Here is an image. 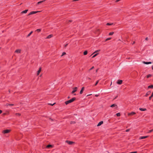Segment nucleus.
I'll use <instances>...</instances> for the list:
<instances>
[{
  "instance_id": "7ed1b4c3",
  "label": "nucleus",
  "mask_w": 153,
  "mask_h": 153,
  "mask_svg": "<svg viewBox=\"0 0 153 153\" xmlns=\"http://www.w3.org/2000/svg\"><path fill=\"white\" fill-rule=\"evenodd\" d=\"M136 114V113L134 112H132L131 113H128V116H132L134 115H135Z\"/></svg>"
},
{
  "instance_id": "f257e3e1",
  "label": "nucleus",
  "mask_w": 153,
  "mask_h": 153,
  "mask_svg": "<svg viewBox=\"0 0 153 153\" xmlns=\"http://www.w3.org/2000/svg\"><path fill=\"white\" fill-rule=\"evenodd\" d=\"M76 98L75 97H73L71 99L66 101L65 102V103L66 105H67L70 103H71L73 101H74L75 100H76Z\"/></svg>"
},
{
  "instance_id": "a211bd4d",
  "label": "nucleus",
  "mask_w": 153,
  "mask_h": 153,
  "mask_svg": "<svg viewBox=\"0 0 153 153\" xmlns=\"http://www.w3.org/2000/svg\"><path fill=\"white\" fill-rule=\"evenodd\" d=\"M14 105V104H9L7 103L6 104V105L7 106H12Z\"/></svg>"
},
{
  "instance_id": "58836bf2",
  "label": "nucleus",
  "mask_w": 153,
  "mask_h": 153,
  "mask_svg": "<svg viewBox=\"0 0 153 153\" xmlns=\"http://www.w3.org/2000/svg\"><path fill=\"white\" fill-rule=\"evenodd\" d=\"M56 103H53V104H52L51 103H48V104L49 105H50L51 106H53Z\"/></svg>"
},
{
  "instance_id": "4468645a",
  "label": "nucleus",
  "mask_w": 153,
  "mask_h": 153,
  "mask_svg": "<svg viewBox=\"0 0 153 153\" xmlns=\"http://www.w3.org/2000/svg\"><path fill=\"white\" fill-rule=\"evenodd\" d=\"M52 145L50 144L46 146V147L48 148H52Z\"/></svg>"
},
{
  "instance_id": "aec40b11",
  "label": "nucleus",
  "mask_w": 153,
  "mask_h": 153,
  "mask_svg": "<svg viewBox=\"0 0 153 153\" xmlns=\"http://www.w3.org/2000/svg\"><path fill=\"white\" fill-rule=\"evenodd\" d=\"M41 30V29H37V30H36L35 31V32H37L38 33H39V32H40Z\"/></svg>"
},
{
  "instance_id": "3c124183",
  "label": "nucleus",
  "mask_w": 153,
  "mask_h": 153,
  "mask_svg": "<svg viewBox=\"0 0 153 153\" xmlns=\"http://www.w3.org/2000/svg\"><path fill=\"white\" fill-rule=\"evenodd\" d=\"M98 69H97L96 70V72L97 73V71H98Z\"/></svg>"
},
{
  "instance_id": "f704fd0d",
  "label": "nucleus",
  "mask_w": 153,
  "mask_h": 153,
  "mask_svg": "<svg viewBox=\"0 0 153 153\" xmlns=\"http://www.w3.org/2000/svg\"><path fill=\"white\" fill-rule=\"evenodd\" d=\"M98 54V53H96L95 54H94V55H93V56L92 57V58H94V57H95L96 56H97V54Z\"/></svg>"
},
{
  "instance_id": "79ce46f5",
  "label": "nucleus",
  "mask_w": 153,
  "mask_h": 153,
  "mask_svg": "<svg viewBox=\"0 0 153 153\" xmlns=\"http://www.w3.org/2000/svg\"><path fill=\"white\" fill-rule=\"evenodd\" d=\"M153 97V96H152V95H151V96H150V97H149V100H151V98H152V97Z\"/></svg>"
},
{
  "instance_id": "6ab92c4d",
  "label": "nucleus",
  "mask_w": 153,
  "mask_h": 153,
  "mask_svg": "<svg viewBox=\"0 0 153 153\" xmlns=\"http://www.w3.org/2000/svg\"><path fill=\"white\" fill-rule=\"evenodd\" d=\"M139 109L141 111H145L146 110V109L145 108H140Z\"/></svg>"
},
{
  "instance_id": "6e6552de",
  "label": "nucleus",
  "mask_w": 153,
  "mask_h": 153,
  "mask_svg": "<svg viewBox=\"0 0 153 153\" xmlns=\"http://www.w3.org/2000/svg\"><path fill=\"white\" fill-rule=\"evenodd\" d=\"M143 62L144 64H146V65L151 64L152 63V62H147L143 61Z\"/></svg>"
},
{
  "instance_id": "c756f323",
  "label": "nucleus",
  "mask_w": 153,
  "mask_h": 153,
  "mask_svg": "<svg viewBox=\"0 0 153 153\" xmlns=\"http://www.w3.org/2000/svg\"><path fill=\"white\" fill-rule=\"evenodd\" d=\"M114 33L113 32H111L109 33V35H112L114 34Z\"/></svg>"
},
{
  "instance_id": "473e14b6",
  "label": "nucleus",
  "mask_w": 153,
  "mask_h": 153,
  "mask_svg": "<svg viewBox=\"0 0 153 153\" xmlns=\"http://www.w3.org/2000/svg\"><path fill=\"white\" fill-rule=\"evenodd\" d=\"M153 131V129H152V130H150L149 131L148 133H151V132H152Z\"/></svg>"
},
{
  "instance_id": "052dcab7",
  "label": "nucleus",
  "mask_w": 153,
  "mask_h": 153,
  "mask_svg": "<svg viewBox=\"0 0 153 153\" xmlns=\"http://www.w3.org/2000/svg\"><path fill=\"white\" fill-rule=\"evenodd\" d=\"M74 95H76V94H74Z\"/></svg>"
},
{
  "instance_id": "13d9d810",
  "label": "nucleus",
  "mask_w": 153,
  "mask_h": 153,
  "mask_svg": "<svg viewBox=\"0 0 153 153\" xmlns=\"http://www.w3.org/2000/svg\"><path fill=\"white\" fill-rule=\"evenodd\" d=\"M68 98H70V97H69V96H68Z\"/></svg>"
},
{
  "instance_id": "37998d69",
  "label": "nucleus",
  "mask_w": 153,
  "mask_h": 153,
  "mask_svg": "<svg viewBox=\"0 0 153 153\" xmlns=\"http://www.w3.org/2000/svg\"><path fill=\"white\" fill-rule=\"evenodd\" d=\"M137 152H129V153H137Z\"/></svg>"
},
{
  "instance_id": "e433bc0d",
  "label": "nucleus",
  "mask_w": 153,
  "mask_h": 153,
  "mask_svg": "<svg viewBox=\"0 0 153 153\" xmlns=\"http://www.w3.org/2000/svg\"><path fill=\"white\" fill-rule=\"evenodd\" d=\"M100 51V50H97L96 51L94 52V53H93V54L91 55H92V54H93L94 53H96V52H99V51Z\"/></svg>"
},
{
  "instance_id": "f03ea898",
  "label": "nucleus",
  "mask_w": 153,
  "mask_h": 153,
  "mask_svg": "<svg viewBox=\"0 0 153 153\" xmlns=\"http://www.w3.org/2000/svg\"><path fill=\"white\" fill-rule=\"evenodd\" d=\"M11 131V130L9 129H6L2 131V133L3 134H7L9 133Z\"/></svg>"
},
{
  "instance_id": "a878e982",
  "label": "nucleus",
  "mask_w": 153,
  "mask_h": 153,
  "mask_svg": "<svg viewBox=\"0 0 153 153\" xmlns=\"http://www.w3.org/2000/svg\"><path fill=\"white\" fill-rule=\"evenodd\" d=\"M113 24V23H108L106 24V25H112Z\"/></svg>"
},
{
  "instance_id": "864d4df0",
  "label": "nucleus",
  "mask_w": 153,
  "mask_h": 153,
  "mask_svg": "<svg viewBox=\"0 0 153 153\" xmlns=\"http://www.w3.org/2000/svg\"><path fill=\"white\" fill-rule=\"evenodd\" d=\"M135 43V42L134 41L133 43H132V45H133L134 44V43Z\"/></svg>"
},
{
  "instance_id": "393cba45",
  "label": "nucleus",
  "mask_w": 153,
  "mask_h": 153,
  "mask_svg": "<svg viewBox=\"0 0 153 153\" xmlns=\"http://www.w3.org/2000/svg\"><path fill=\"white\" fill-rule=\"evenodd\" d=\"M152 76V75L150 74H149L147 75L146 77L147 78H149V77H151Z\"/></svg>"
},
{
  "instance_id": "5fc2aeb1",
  "label": "nucleus",
  "mask_w": 153,
  "mask_h": 153,
  "mask_svg": "<svg viewBox=\"0 0 153 153\" xmlns=\"http://www.w3.org/2000/svg\"><path fill=\"white\" fill-rule=\"evenodd\" d=\"M92 94H89V95H87V96H90V95H91Z\"/></svg>"
},
{
  "instance_id": "6e6d98bb",
  "label": "nucleus",
  "mask_w": 153,
  "mask_h": 153,
  "mask_svg": "<svg viewBox=\"0 0 153 153\" xmlns=\"http://www.w3.org/2000/svg\"><path fill=\"white\" fill-rule=\"evenodd\" d=\"M152 69L153 70V65L152 67Z\"/></svg>"
},
{
  "instance_id": "f8f14e48",
  "label": "nucleus",
  "mask_w": 153,
  "mask_h": 153,
  "mask_svg": "<svg viewBox=\"0 0 153 153\" xmlns=\"http://www.w3.org/2000/svg\"><path fill=\"white\" fill-rule=\"evenodd\" d=\"M28 10H26L24 11H22L21 12V14H23V13H27V11H28Z\"/></svg>"
},
{
  "instance_id": "9d476101",
  "label": "nucleus",
  "mask_w": 153,
  "mask_h": 153,
  "mask_svg": "<svg viewBox=\"0 0 153 153\" xmlns=\"http://www.w3.org/2000/svg\"><path fill=\"white\" fill-rule=\"evenodd\" d=\"M116 107V108H117V105L115 104H113L110 106V107H112V108L113 107Z\"/></svg>"
},
{
  "instance_id": "f3484780",
  "label": "nucleus",
  "mask_w": 153,
  "mask_h": 153,
  "mask_svg": "<svg viewBox=\"0 0 153 153\" xmlns=\"http://www.w3.org/2000/svg\"><path fill=\"white\" fill-rule=\"evenodd\" d=\"M151 93V92L150 91H148L146 93V94L145 96L146 97H147L148 96V95H149L150 94V93Z\"/></svg>"
},
{
  "instance_id": "c03bdc74",
  "label": "nucleus",
  "mask_w": 153,
  "mask_h": 153,
  "mask_svg": "<svg viewBox=\"0 0 153 153\" xmlns=\"http://www.w3.org/2000/svg\"><path fill=\"white\" fill-rule=\"evenodd\" d=\"M68 45V44H66L65 45H64V47H65V48H66V47Z\"/></svg>"
},
{
  "instance_id": "603ef678",
  "label": "nucleus",
  "mask_w": 153,
  "mask_h": 153,
  "mask_svg": "<svg viewBox=\"0 0 153 153\" xmlns=\"http://www.w3.org/2000/svg\"><path fill=\"white\" fill-rule=\"evenodd\" d=\"M95 96L96 97H97L98 96V95L97 94L95 95Z\"/></svg>"
},
{
  "instance_id": "b1692460",
  "label": "nucleus",
  "mask_w": 153,
  "mask_h": 153,
  "mask_svg": "<svg viewBox=\"0 0 153 153\" xmlns=\"http://www.w3.org/2000/svg\"><path fill=\"white\" fill-rule=\"evenodd\" d=\"M88 53V52H87V51H84V52H83V54L84 55H86Z\"/></svg>"
},
{
  "instance_id": "a18cd8bd",
  "label": "nucleus",
  "mask_w": 153,
  "mask_h": 153,
  "mask_svg": "<svg viewBox=\"0 0 153 153\" xmlns=\"http://www.w3.org/2000/svg\"><path fill=\"white\" fill-rule=\"evenodd\" d=\"M148 37H146L145 39V40H148Z\"/></svg>"
},
{
  "instance_id": "39448f33",
  "label": "nucleus",
  "mask_w": 153,
  "mask_h": 153,
  "mask_svg": "<svg viewBox=\"0 0 153 153\" xmlns=\"http://www.w3.org/2000/svg\"><path fill=\"white\" fill-rule=\"evenodd\" d=\"M122 82H123V81L122 80L119 79L117 80V83L118 84L121 85L122 84Z\"/></svg>"
},
{
  "instance_id": "dca6fc26",
  "label": "nucleus",
  "mask_w": 153,
  "mask_h": 153,
  "mask_svg": "<svg viewBox=\"0 0 153 153\" xmlns=\"http://www.w3.org/2000/svg\"><path fill=\"white\" fill-rule=\"evenodd\" d=\"M45 1V0H43V1H39L37 3V5H39L40 4V3H42L43 2H44V1Z\"/></svg>"
},
{
  "instance_id": "0eeeda50",
  "label": "nucleus",
  "mask_w": 153,
  "mask_h": 153,
  "mask_svg": "<svg viewBox=\"0 0 153 153\" xmlns=\"http://www.w3.org/2000/svg\"><path fill=\"white\" fill-rule=\"evenodd\" d=\"M66 142L68 144H69V145H71L73 143H74V142H73L69 141H68V140H66Z\"/></svg>"
},
{
  "instance_id": "20e7f679",
  "label": "nucleus",
  "mask_w": 153,
  "mask_h": 153,
  "mask_svg": "<svg viewBox=\"0 0 153 153\" xmlns=\"http://www.w3.org/2000/svg\"><path fill=\"white\" fill-rule=\"evenodd\" d=\"M38 12V11H31L28 14V15L29 16V15H32V14L36 13H37Z\"/></svg>"
},
{
  "instance_id": "412c9836",
  "label": "nucleus",
  "mask_w": 153,
  "mask_h": 153,
  "mask_svg": "<svg viewBox=\"0 0 153 153\" xmlns=\"http://www.w3.org/2000/svg\"><path fill=\"white\" fill-rule=\"evenodd\" d=\"M21 50H16L15 51V52L17 53H20Z\"/></svg>"
},
{
  "instance_id": "4c0bfd02",
  "label": "nucleus",
  "mask_w": 153,
  "mask_h": 153,
  "mask_svg": "<svg viewBox=\"0 0 153 153\" xmlns=\"http://www.w3.org/2000/svg\"><path fill=\"white\" fill-rule=\"evenodd\" d=\"M66 53L65 52H63L62 53V55H61V56H62L65 54H66Z\"/></svg>"
},
{
  "instance_id": "cd10ccee",
  "label": "nucleus",
  "mask_w": 153,
  "mask_h": 153,
  "mask_svg": "<svg viewBox=\"0 0 153 153\" xmlns=\"http://www.w3.org/2000/svg\"><path fill=\"white\" fill-rule=\"evenodd\" d=\"M99 82V80H97V81H96V83L95 84V85H94V86H96V85H97V84Z\"/></svg>"
},
{
  "instance_id": "c85d7f7f",
  "label": "nucleus",
  "mask_w": 153,
  "mask_h": 153,
  "mask_svg": "<svg viewBox=\"0 0 153 153\" xmlns=\"http://www.w3.org/2000/svg\"><path fill=\"white\" fill-rule=\"evenodd\" d=\"M76 90H75L74 89V90H73V91H72L71 92V93L72 94L74 93H75V92H76Z\"/></svg>"
},
{
  "instance_id": "1a4fd4ad",
  "label": "nucleus",
  "mask_w": 153,
  "mask_h": 153,
  "mask_svg": "<svg viewBox=\"0 0 153 153\" xmlns=\"http://www.w3.org/2000/svg\"><path fill=\"white\" fill-rule=\"evenodd\" d=\"M84 87H82L81 90V91H80L79 94H82L83 92V91L84 90Z\"/></svg>"
},
{
  "instance_id": "bb28decb",
  "label": "nucleus",
  "mask_w": 153,
  "mask_h": 153,
  "mask_svg": "<svg viewBox=\"0 0 153 153\" xmlns=\"http://www.w3.org/2000/svg\"><path fill=\"white\" fill-rule=\"evenodd\" d=\"M116 115L117 117H119L120 115V113H118L116 114Z\"/></svg>"
},
{
  "instance_id": "7c9ffc66",
  "label": "nucleus",
  "mask_w": 153,
  "mask_h": 153,
  "mask_svg": "<svg viewBox=\"0 0 153 153\" xmlns=\"http://www.w3.org/2000/svg\"><path fill=\"white\" fill-rule=\"evenodd\" d=\"M94 68V66H93L92 68H91L90 69L88 70V72H90V71L91 70L93 69Z\"/></svg>"
},
{
  "instance_id": "2f4dec72",
  "label": "nucleus",
  "mask_w": 153,
  "mask_h": 153,
  "mask_svg": "<svg viewBox=\"0 0 153 153\" xmlns=\"http://www.w3.org/2000/svg\"><path fill=\"white\" fill-rule=\"evenodd\" d=\"M75 123H75V121H71L70 122V124H74Z\"/></svg>"
},
{
  "instance_id": "bf43d9fd",
  "label": "nucleus",
  "mask_w": 153,
  "mask_h": 153,
  "mask_svg": "<svg viewBox=\"0 0 153 153\" xmlns=\"http://www.w3.org/2000/svg\"><path fill=\"white\" fill-rule=\"evenodd\" d=\"M88 79H91L90 78H88Z\"/></svg>"
},
{
  "instance_id": "09e8293b",
  "label": "nucleus",
  "mask_w": 153,
  "mask_h": 153,
  "mask_svg": "<svg viewBox=\"0 0 153 153\" xmlns=\"http://www.w3.org/2000/svg\"><path fill=\"white\" fill-rule=\"evenodd\" d=\"M2 113V111L1 110H0V114Z\"/></svg>"
},
{
  "instance_id": "4be33fe9",
  "label": "nucleus",
  "mask_w": 153,
  "mask_h": 153,
  "mask_svg": "<svg viewBox=\"0 0 153 153\" xmlns=\"http://www.w3.org/2000/svg\"><path fill=\"white\" fill-rule=\"evenodd\" d=\"M33 33V31H31L29 34H28L27 35V37H29L31 35V34Z\"/></svg>"
},
{
  "instance_id": "ddd939ff",
  "label": "nucleus",
  "mask_w": 153,
  "mask_h": 153,
  "mask_svg": "<svg viewBox=\"0 0 153 153\" xmlns=\"http://www.w3.org/2000/svg\"><path fill=\"white\" fill-rule=\"evenodd\" d=\"M103 123V122L102 121H101L100 122L97 124V126H100Z\"/></svg>"
},
{
  "instance_id": "2eb2a0df",
  "label": "nucleus",
  "mask_w": 153,
  "mask_h": 153,
  "mask_svg": "<svg viewBox=\"0 0 153 153\" xmlns=\"http://www.w3.org/2000/svg\"><path fill=\"white\" fill-rule=\"evenodd\" d=\"M53 36V35L52 34L50 35L47 36V39H50Z\"/></svg>"
},
{
  "instance_id": "49530a36",
  "label": "nucleus",
  "mask_w": 153,
  "mask_h": 153,
  "mask_svg": "<svg viewBox=\"0 0 153 153\" xmlns=\"http://www.w3.org/2000/svg\"><path fill=\"white\" fill-rule=\"evenodd\" d=\"M120 0H117L116 1V2H118L119 1H120Z\"/></svg>"
},
{
  "instance_id": "423d86ee",
  "label": "nucleus",
  "mask_w": 153,
  "mask_h": 153,
  "mask_svg": "<svg viewBox=\"0 0 153 153\" xmlns=\"http://www.w3.org/2000/svg\"><path fill=\"white\" fill-rule=\"evenodd\" d=\"M149 137L148 136H141L140 137H139V139H144L147 138Z\"/></svg>"
},
{
  "instance_id": "a19ab883",
  "label": "nucleus",
  "mask_w": 153,
  "mask_h": 153,
  "mask_svg": "<svg viewBox=\"0 0 153 153\" xmlns=\"http://www.w3.org/2000/svg\"><path fill=\"white\" fill-rule=\"evenodd\" d=\"M72 22V20H68V23L69 22Z\"/></svg>"
},
{
  "instance_id": "4d7b16f0",
  "label": "nucleus",
  "mask_w": 153,
  "mask_h": 153,
  "mask_svg": "<svg viewBox=\"0 0 153 153\" xmlns=\"http://www.w3.org/2000/svg\"><path fill=\"white\" fill-rule=\"evenodd\" d=\"M152 96H153V92H152Z\"/></svg>"
},
{
  "instance_id": "9b49d317",
  "label": "nucleus",
  "mask_w": 153,
  "mask_h": 153,
  "mask_svg": "<svg viewBox=\"0 0 153 153\" xmlns=\"http://www.w3.org/2000/svg\"><path fill=\"white\" fill-rule=\"evenodd\" d=\"M41 68H40L39 70L37 72V75H38L40 73V72L41 71Z\"/></svg>"
},
{
  "instance_id": "72a5a7b5",
  "label": "nucleus",
  "mask_w": 153,
  "mask_h": 153,
  "mask_svg": "<svg viewBox=\"0 0 153 153\" xmlns=\"http://www.w3.org/2000/svg\"><path fill=\"white\" fill-rule=\"evenodd\" d=\"M16 115L17 116H20L21 114L20 113H16Z\"/></svg>"
},
{
  "instance_id": "c9c22d12",
  "label": "nucleus",
  "mask_w": 153,
  "mask_h": 153,
  "mask_svg": "<svg viewBox=\"0 0 153 153\" xmlns=\"http://www.w3.org/2000/svg\"><path fill=\"white\" fill-rule=\"evenodd\" d=\"M111 39V38H108L107 39H105V41H108V40H109L110 39Z\"/></svg>"
},
{
  "instance_id": "de8ad7c7",
  "label": "nucleus",
  "mask_w": 153,
  "mask_h": 153,
  "mask_svg": "<svg viewBox=\"0 0 153 153\" xmlns=\"http://www.w3.org/2000/svg\"><path fill=\"white\" fill-rule=\"evenodd\" d=\"M117 97V96L115 97H114V100H115V99H116Z\"/></svg>"
},
{
  "instance_id": "ea45409f",
  "label": "nucleus",
  "mask_w": 153,
  "mask_h": 153,
  "mask_svg": "<svg viewBox=\"0 0 153 153\" xmlns=\"http://www.w3.org/2000/svg\"><path fill=\"white\" fill-rule=\"evenodd\" d=\"M130 130V129H128L126 130V132L129 131Z\"/></svg>"
},
{
  "instance_id": "5701e85b",
  "label": "nucleus",
  "mask_w": 153,
  "mask_h": 153,
  "mask_svg": "<svg viewBox=\"0 0 153 153\" xmlns=\"http://www.w3.org/2000/svg\"><path fill=\"white\" fill-rule=\"evenodd\" d=\"M148 88H153V85H151L149 86H148Z\"/></svg>"
},
{
  "instance_id": "8fccbe9b",
  "label": "nucleus",
  "mask_w": 153,
  "mask_h": 153,
  "mask_svg": "<svg viewBox=\"0 0 153 153\" xmlns=\"http://www.w3.org/2000/svg\"><path fill=\"white\" fill-rule=\"evenodd\" d=\"M74 89H75V90H77V87H76L74 88Z\"/></svg>"
}]
</instances>
